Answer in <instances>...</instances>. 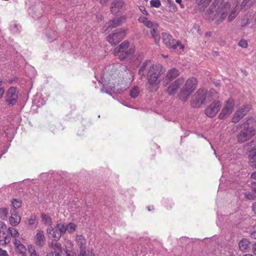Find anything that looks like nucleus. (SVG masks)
Wrapping results in <instances>:
<instances>
[{"mask_svg": "<svg viewBox=\"0 0 256 256\" xmlns=\"http://www.w3.org/2000/svg\"><path fill=\"white\" fill-rule=\"evenodd\" d=\"M238 4V0H234V2L224 0H215L207 11L206 18L210 21L216 20L218 24L224 20L227 17L228 12H230L228 20L232 21L237 14L236 8Z\"/></svg>", "mask_w": 256, "mask_h": 256, "instance_id": "nucleus-1", "label": "nucleus"}, {"mask_svg": "<svg viewBox=\"0 0 256 256\" xmlns=\"http://www.w3.org/2000/svg\"><path fill=\"white\" fill-rule=\"evenodd\" d=\"M163 73L160 66L153 64L150 61L144 62L138 70V74L141 79L146 76L148 84V89L150 92L158 90Z\"/></svg>", "mask_w": 256, "mask_h": 256, "instance_id": "nucleus-2", "label": "nucleus"}, {"mask_svg": "<svg viewBox=\"0 0 256 256\" xmlns=\"http://www.w3.org/2000/svg\"><path fill=\"white\" fill-rule=\"evenodd\" d=\"M135 51L134 46L133 44L130 45V42L128 40H124L115 48L113 54L114 56L118 57L120 60L130 62L134 56Z\"/></svg>", "mask_w": 256, "mask_h": 256, "instance_id": "nucleus-3", "label": "nucleus"}, {"mask_svg": "<svg viewBox=\"0 0 256 256\" xmlns=\"http://www.w3.org/2000/svg\"><path fill=\"white\" fill-rule=\"evenodd\" d=\"M238 127L243 128L237 136L239 142H244L255 134L256 122L252 118L248 119L242 124H239Z\"/></svg>", "mask_w": 256, "mask_h": 256, "instance_id": "nucleus-4", "label": "nucleus"}, {"mask_svg": "<svg viewBox=\"0 0 256 256\" xmlns=\"http://www.w3.org/2000/svg\"><path fill=\"white\" fill-rule=\"evenodd\" d=\"M218 98V94L216 92L212 89L207 94L206 91L204 90H199L192 96L191 100V105L193 107H198L202 104L206 100H210Z\"/></svg>", "mask_w": 256, "mask_h": 256, "instance_id": "nucleus-5", "label": "nucleus"}, {"mask_svg": "<svg viewBox=\"0 0 256 256\" xmlns=\"http://www.w3.org/2000/svg\"><path fill=\"white\" fill-rule=\"evenodd\" d=\"M162 41L164 44L168 48L176 50L178 48H180L179 52L184 51V46L179 41L176 42L172 36L166 32L162 34Z\"/></svg>", "mask_w": 256, "mask_h": 256, "instance_id": "nucleus-6", "label": "nucleus"}, {"mask_svg": "<svg viewBox=\"0 0 256 256\" xmlns=\"http://www.w3.org/2000/svg\"><path fill=\"white\" fill-rule=\"evenodd\" d=\"M126 36V31L124 28H118L114 32L110 34L108 36V41L112 45H116L119 43Z\"/></svg>", "mask_w": 256, "mask_h": 256, "instance_id": "nucleus-7", "label": "nucleus"}, {"mask_svg": "<svg viewBox=\"0 0 256 256\" xmlns=\"http://www.w3.org/2000/svg\"><path fill=\"white\" fill-rule=\"evenodd\" d=\"M18 92L16 88L11 86L6 93V100L8 104L14 105L18 98Z\"/></svg>", "mask_w": 256, "mask_h": 256, "instance_id": "nucleus-8", "label": "nucleus"}, {"mask_svg": "<svg viewBox=\"0 0 256 256\" xmlns=\"http://www.w3.org/2000/svg\"><path fill=\"white\" fill-rule=\"evenodd\" d=\"M221 106L220 101L214 100L206 109V114L210 118L214 116L220 110Z\"/></svg>", "mask_w": 256, "mask_h": 256, "instance_id": "nucleus-9", "label": "nucleus"}, {"mask_svg": "<svg viewBox=\"0 0 256 256\" xmlns=\"http://www.w3.org/2000/svg\"><path fill=\"white\" fill-rule=\"evenodd\" d=\"M234 102L232 99H228L226 102V105L222 108L218 117L220 119H223L229 116L233 110L234 108Z\"/></svg>", "mask_w": 256, "mask_h": 256, "instance_id": "nucleus-10", "label": "nucleus"}, {"mask_svg": "<svg viewBox=\"0 0 256 256\" xmlns=\"http://www.w3.org/2000/svg\"><path fill=\"white\" fill-rule=\"evenodd\" d=\"M76 241L80 248V253L79 256H88V254L86 250V238L81 234L76 235Z\"/></svg>", "mask_w": 256, "mask_h": 256, "instance_id": "nucleus-11", "label": "nucleus"}, {"mask_svg": "<svg viewBox=\"0 0 256 256\" xmlns=\"http://www.w3.org/2000/svg\"><path fill=\"white\" fill-rule=\"evenodd\" d=\"M248 110L249 108L248 106H244L237 110L234 114L232 120V122L234 123L238 122L241 118L246 115Z\"/></svg>", "mask_w": 256, "mask_h": 256, "instance_id": "nucleus-12", "label": "nucleus"}, {"mask_svg": "<svg viewBox=\"0 0 256 256\" xmlns=\"http://www.w3.org/2000/svg\"><path fill=\"white\" fill-rule=\"evenodd\" d=\"M34 240L37 246L42 247L46 242V237L44 231L40 229L37 230Z\"/></svg>", "mask_w": 256, "mask_h": 256, "instance_id": "nucleus-13", "label": "nucleus"}, {"mask_svg": "<svg viewBox=\"0 0 256 256\" xmlns=\"http://www.w3.org/2000/svg\"><path fill=\"white\" fill-rule=\"evenodd\" d=\"M184 82L182 78H180L176 80L174 82L170 84L168 88L167 92L170 95L175 94L180 85H182Z\"/></svg>", "mask_w": 256, "mask_h": 256, "instance_id": "nucleus-14", "label": "nucleus"}, {"mask_svg": "<svg viewBox=\"0 0 256 256\" xmlns=\"http://www.w3.org/2000/svg\"><path fill=\"white\" fill-rule=\"evenodd\" d=\"M46 232L49 238H54V240L56 241L59 240L62 236L58 229L56 228V226L54 227L52 226H48L46 229Z\"/></svg>", "mask_w": 256, "mask_h": 256, "instance_id": "nucleus-15", "label": "nucleus"}, {"mask_svg": "<svg viewBox=\"0 0 256 256\" xmlns=\"http://www.w3.org/2000/svg\"><path fill=\"white\" fill-rule=\"evenodd\" d=\"M124 2L122 0H114L110 6V10L114 14H116L122 10Z\"/></svg>", "mask_w": 256, "mask_h": 256, "instance_id": "nucleus-16", "label": "nucleus"}, {"mask_svg": "<svg viewBox=\"0 0 256 256\" xmlns=\"http://www.w3.org/2000/svg\"><path fill=\"white\" fill-rule=\"evenodd\" d=\"M13 242L18 252L22 256H26L28 248H26V246L22 244L20 241L17 238L14 239Z\"/></svg>", "mask_w": 256, "mask_h": 256, "instance_id": "nucleus-17", "label": "nucleus"}, {"mask_svg": "<svg viewBox=\"0 0 256 256\" xmlns=\"http://www.w3.org/2000/svg\"><path fill=\"white\" fill-rule=\"evenodd\" d=\"M126 18L124 16L115 18L109 21L108 23L107 26L110 28H114L122 25L126 22Z\"/></svg>", "mask_w": 256, "mask_h": 256, "instance_id": "nucleus-18", "label": "nucleus"}, {"mask_svg": "<svg viewBox=\"0 0 256 256\" xmlns=\"http://www.w3.org/2000/svg\"><path fill=\"white\" fill-rule=\"evenodd\" d=\"M248 158L250 166L256 168V144L249 151Z\"/></svg>", "mask_w": 256, "mask_h": 256, "instance_id": "nucleus-19", "label": "nucleus"}, {"mask_svg": "<svg viewBox=\"0 0 256 256\" xmlns=\"http://www.w3.org/2000/svg\"><path fill=\"white\" fill-rule=\"evenodd\" d=\"M11 216L10 218V222L12 226H16L18 225L20 221V216L18 212L15 210H11Z\"/></svg>", "mask_w": 256, "mask_h": 256, "instance_id": "nucleus-20", "label": "nucleus"}, {"mask_svg": "<svg viewBox=\"0 0 256 256\" xmlns=\"http://www.w3.org/2000/svg\"><path fill=\"white\" fill-rule=\"evenodd\" d=\"M196 79L194 78H191L186 80L184 86L183 87L188 90H190V92H192L196 88Z\"/></svg>", "mask_w": 256, "mask_h": 256, "instance_id": "nucleus-21", "label": "nucleus"}, {"mask_svg": "<svg viewBox=\"0 0 256 256\" xmlns=\"http://www.w3.org/2000/svg\"><path fill=\"white\" fill-rule=\"evenodd\" d=\"M2 136L6 137L8 140H11L14 135V128L13 127H4L3 130Z\"/></svg>", "mask_w": 256, "mask_h": 256, "instance_id": "nucleus-22", "label": "nucleus"}, {"mask_svg": "<svg viewBox=\"0 0 256 256\" xmlns=\"http://www.w3.org/2000/svg\"><path fill=\"white\" fill-rule=\"evenodd\" d=\"M180 74V72L176 68H172L168 71L166 77L170 80H172L178 76Z\"/></svg>", "mask_w": 256, "mask_h": 256, "instance_id": "nucleus-23", "label": "nucleus"}, {"mask_svg": "<svg viewBox=\"0 0 256 256\" xmlns=\"http://www.w3.org/2000/svg\"><path fill=\"white\" fill-rule=\"evenodd\" d=\"M158 28V24L156 23L154 24L152 27L150 28V34L152 37L154 38L155 42L157 44L159 42L160 40V37L159 35L156 33V31Z\"/></svg>", "mask_w": 256, "mask_h": 256, "instance_id": "nucleus-24", "label": "nucleus"}, {"mask_svg": "<svg viewBox=\"0 0 256 256\" xmlns=\"http://www.w3.org/2000/svg\"><path fill=\"white\" fill-rule=\"evenodd\" d=\"M192 93L190 90L182 87L178 94L179 98L182 101H186L190 97Z\"/></svg>", "mask_w": 256, "mask_h": 256, "instance_id": "nucleus-25", "label": "nucleus"}, {"mask_svg": "<svg viewBox=\"0 0 256 256\" xmlns=\"http://www.w3.org/2000/svg\"><path fill=\"white\" fill-rule=\"evenodd\" d=\"M138 20L140 22L143 24L146 27L149 28L152 27V26L156 24V22L148 20L146 17L144 16L139 17Z\"/></svg>", "mask_w": 256, "mask_h": 256, "instance_id": "nucleus-26", "label": "nucleus"}, {"mask_svg": "<svg viewBox=\"0 0 256 256\" xmlns=\"http://www.w3.org/2000/svg\"><path fill=\"white\" fill-rule=\"evenodd\" d=\"M250 242L248 239L243 238L238 243L240 249L243 252H246L249 248Z\"/></svg>", "mask_w": 256, "mask_h": 256, "instance_id": "nucleus-27", "label": "nucleus"}, {"mask_svg": "<svg viewBox=\"0 0 256 256\" xmlns=\"http://www.w3.org/2000/svg\"><path fill=\"white\" fill-rule=\"evenodd\" d=\"M42 221V222L46 226H52V218L46 214L42 213L41 214Z\"/></svg>", "mask_w": 256, "mask_h": 256, "instance_id": "nucleus-28", "label": "nucleus"}, {"mask_svg": "<svg viewBox=\"0 0 256 256\" xmlns=\"http://www.w3.org/2000/svg\"><path fill=\"white\" fill-rule=\"evenodd\" d=\"M28 224L32 228H36L38 224V220L36 215H32L28 220Z\"/></svg>", "mask_w": 256, "mask_h": 256, "instance_id": "nucleus-29", "label": "nucleus"}, {"mask_svg": "<svg viewBox=\"0 0 256 256\" xmlns=\"http://www.w3.org/2000/svg\"><path fill=\"white\" fill-rule=\"evenodd\" d=\"M56 226L61 235L64 234L67 231V224H66L59 223L57 224Z\"/></svg>", "mask_w": 256, "mask_h": 256, "instance_id": "nucleus-30", "label": "nucleus"}, {"mask_svg": "<svg viewBox=\"0 0 256 256\" xmlns=\"http://www.w3.org/2000/svg\"><path fill=\"white\" fill-rule=\"evenodd\" d=\"M28 251L30 256H40L36 252L34 246L32 244L28 246Z\"/></svg>", "mask_w": 256, "mask_h": 256, "instance_id": "nucleus-31", "label": "nucleus"}, {"mask_svg": "<svg viewBox=\"0 0 256 256\" xmlns=\"http://www.w3.org/2000/svg\"><path fill=\"white\" fill-rule=\"evenodd\" d=\"M139 92L138 88L136 86H134L130 90V95L131 98H135L138 96Z\"/></svg>", "mask_w": 256, "mask_h": 256, "instance_id": "nucleus-32", "label": "nucleus"}, {"mask_svg": "<svg viewBox=\"0 0 256 256\" xmlns=\"http://www.w3.org/2000/svg\"><path fill=\"white\" fill-rule=\"evenodd\" d=\"M76 228V226L72 222H70L67 224V231L70 234L74 232Z\"/></svg>", "mask_w": 256, "mask_h": 256, "instance_id": "nucleus-33", "label": "nucleus"}, {"mask_svg": "<svg viewBox=\"0 0 256 256\" xmlns=\"http://www.w3.org/2000/svg\"><path fill=\"white\" fill-rule=\"evenodd\" d=\"M8 232L14 239L16 238L20 235L18 231L14 228H9Z\"/></svg>", "mask_w": 256, "mask_h": 256, "instance_id": "nucleus-34", "label": "nucleus"}, {"mask_svg": "<svg viewBox=\"0 0 256 256\" xmlns=\"http://www.w3.org/2000/svg\"><path fill=\"white\" fill-rule=\"evenodd\" d=\"M8 214V210L7 208H0V217L2 220L6 218Z\"/></svg>", "mask_w": 256, "mask_h": 256, "instance_id": "nucleus-35", "label": "nucleus"}, {"mask_svg": "<svg viewBox=\"0 0 256 256\" xmlns=\"http://www.w3.org/2000/svg\"><path fill=\"white\" fill-rule=\"evenodd\" d=\"M12 210H15L16 211V209L20 206L21 202L16 199H14L12 202Z\"/></svg>", "mask_w": 256, "mask_h": 256, "instance_id": "nucleus-36", "label": "nucleus"}, {"mask_svg": "<svg viewBox=\"0 0 256 256\" xmlns=\"http://www.w3.org/2000/svg\"><path fill=\"white\" fill-rule=\"evenodd\" d=\"M196 3L198 5H203L205 6H208L212 0H195Z\"/></svg>", "mask_w": 256, "mask_h": 256, "instance_id": "nucleus-37", "label": "nucleus"}, {"mask_svg": "<svg viewBox=\"0 0 256 256\" xmlns=\"http://www.w3.org/2000/svg\"><path fill=\"white\" fill-rule=\"evenodd\" d=\"M150 4L152 7L158 8L160 6L161 3L160 0H151Z\"/></svg>", "mask_w": 256, "mask_h": 256, "instance_id": "nucleus-38", "label": "nucleus"}, {"mask_svg": "<svg viewBox=\"0 0 256 256\" xmlns=\"http://www.w3.org/2000/svg\"><path fill=\"white\" fill-rule=\"evenodd\" d=\"M113 88H114V86H110L108 88L106 84H103V88H101L100 90L102 92L108 93L109 90H112Z\"/></svg>", "mask_w": 256, "mask_h": 256, "instance_id": "nucleus-39", "label": "nucleus"}, {"mask_svg": "<svg viewBox=\"0 0 256 256\" xmlns=\"http://www.w3.org/2000/svg\"><path fill=\"white\" fill-rule=\"evenodd\" d=\"M52 246H53V248L54 250H57L60 252L62 251V248L61 245L59 243L56 242L54 244H52Z\"/></svg>", "mask_w": 256, "mask_h": 256, "instance_id": "nucleus-40", "label": "nucleus"}, {"mask_svg": "<svg viewBox=\"0 0 256 256\" xmlns=\"http://www.w3.org/2000/svg\"><path fill=\"white\" fill-rule=\"evenodd\" d=\"M249 24V19L247 17H244L242 20L240 25L242 26H245Z\"/></svg>", "mask_w": 256, "mask_h": 256, "instance_id": "nucleus-41", "label": "nucleus"}, {"mask_svg": "<svg viewBox=\"0 0 256 256\" xmlns=\"http://www.w3.org/2000/svg\"><path fill=\"white\" fill-rule=\"evenodd\" d=\"M238 46L242 48H246L248 46V43L245 40H241L238 42Z\"/></svg>", "mask_w": 256, "mask_h": 256, "instance_id": "nucleus-42", "label": "nucleus"}, {"mask_svg": "<svg viewBox=\"0 0 256 256\" xmlns=\"http://www.w3.org/2000/svg\"><path fill=\"white\" fill-rule=\"evenodd\" d=\"M244 196L248 200H253L255 196L254 193L252 192H246Z\"/></svg>", "mask_w": 256, "mask_h": 256, "instance_id": "nucleus-43", "label": "nucleus"}, {"mask_svg": "<svg viewBox=\"0 0 256 256\" xmlns=\"http://www.w3.org/2000/svg\"><path fill=\"white\" fill-rule=\"evenodd\" d=\"M6 224L2 222H0V230H1V232H2V234H4V230H6Z\"/></svg>", "mask_w": 256, "mask_h": 256, "instance_id": "nucleus-44", "label": "nucleus"}, {"mask_svg": "<svg viewBox=\"0 0 256 256\" xmlns=\"http://www.w3.org/2000/svg\"><path fill=\"white\" fill-rule=\"evenodd\" d=\"M18 24H14L10 26V29L13 32H16L18 30Z\"/></svg>", "mask_w": 256, "mask_h": 256, "instance_id": "nucleus-45", "label": "nucleus"}, {"mask_svg": "<svg viewBox=\"0 0 256 256\" xmlns=\"http://www.w3.org/2000/svg\"><path fill=\"white\" fill-rule=\"evenodd\" d=\"M46 256H61L59 252H52L46 254Z\"/></svg>", "mask_w": 256, "mask_h": 256, "instance_id": "nucleus-46", "label": "nucleus"}, {"mask_svg": "<svg viewBox=\"0 0 256 256\" xmlns=\"http://www.w3.org/2000/svg\"><path fill=\"white\" fill-rule=\"evenodd\" d=\"M46 36L48 37V40L50 42H52L56 38V35L54 32H52V35L50 34L49 36L46 34Z\"/></svg>", "mask_w": 256, "mask_h": 256, "instance_id": "nucleus-47", "label": "nucleus"}, {"mask_svg": "<svg viewBox=\"0 0 256 256\" xmlns=\"http://www.w3.org/2000/svg\"><path fill=\"white\" fill-rule=\"evenodd\" d=\"M0 256H8L6 250L0 248Z\"/></svg>", "mask_w": 256, "mask_h": 256, "instance_id": "nucleus-48", "label": "nucleus"}, {"mask_svg": "<svg viewBox=\"0 0 256 256\" xmlns=\"http://www.w3.org/2000/svg\"><path fill=\"white\" fill-rule=\"evenodd\" d=\"M140 10L142 14H144L146 16L149 14L148 12L146 11V8H144V6L140 7Z\"/></svg>", "mask_w": 256, "mask_h": 256, "instance_id": "nucleus-49", "label": "nucleus"}, {"mask_svg": "<svg viewBox=\"0 0 256 256\" xmlns=\"http://www.w3.org/2000/svg\"><path fill=\"white\" fill-rule=\"evenodd\" d=\"M170 5V7H171V10H172L173 12H176L177 10V8L175 6L174 4V2H170V0H168Z\"/></svg>", "mask_w": 256, "mask_h": 256, "instance_id": "nucleus-50", "label": "nucleus"}, {"mask_svg": "<svg viewBox=\"0 0 256 256\" xmlns=\"http://www.w3.org/2000/svg\"><path fill=\"white\" fill-rule=\"evenodd\" d=\"M65 252H66V256H75V254L71 250H66Z\"/></svg>", "mask_w": 256, "mask_h": 256, "instance_id": "nucleus-51", "label": "nucleus"}, {"mask_svg": "<svg viewBox=\"0 0 256 256\" xmlns=\"http://www.w3.org/2000/svg\"><path fill=\"white\" fill-rule=\"evenodd\" d=\"M225 158V155L222 154L220 158H219V160L220 161L221 164L222 165V166H224L226 164V162H224V159Z\"/></svg>", "mask_w": 256, "mask_h": 256, "instance_id": "nucleus-52", "label": "nucleus"}, {"mask_svg": "<svg viewBox=\"0 0 256 256\" xmlns=\"http://www.w3.org/2000/svg\"><path fill=\"white\" fill-rule=\"evenodd\" d=\"M4 92V89L3 88H0V98L3 96Z\"/></svg>", "mask_w": 256, "mask_h": 256, "instance_id": "nucleus-53", "label": "nucleus"}, {"mask_svg": "<svg viewBox=\"0 0 256 256\" xmlns=\"http://www.w3.org/2000/svg\"><path fill=\"white\" fill-rule=\"evenodd\" d=\"M176 2L180 5L181 8H184V4L182 3V0H176Z\"/></svg>", "mask_w": 256, "mask_h": 256, "instance_id": "nucleus-54", "label": "nucleus"}, {"mask_svg": "<svg viewBox=\"0 0 256 256\" xmlns=\"http://www.w3.org/2000/svg\"><path fill=\"white\" fill-rule=\"evenodd\" d=\"M250 236L252 238L256 239V230L252 232L250 234Z\"/></svg>", "mask_w": 256, "mask_h": 256, "instance_id": "nucleus-55", "label": "nucleus"}, {"mask_svg": "<svg viewBox=\"0 0 256 256\" xmlns=\"http://www.w3.org/2000/svg\"><path fill=\"white\" fill-rule=\"evenodd\" d=\"M252 209L254 213L256 214V202L253 204Z\"/></svg>", "mask_w": 256, "mask_h": 256, "instance_id": "nucleus-56", "label": "nucleus"}, {"mask_svg": "<svg viewBox=\"0 0 256 256\" xmlns=\"http://www.w3.org/2000/svg\"><path fill=\"white\" fill-rule=\"evenodd\" d=\"M10 242V239L8 237L4 236V243L8 244Z\"/></svg>", "mask_w": 256, "mask_h": 256, "instance_id": "nucleus-57", "label": "nucleus"}, {"mask_svg": "<svg viewBox=\"0 0 256 256\" xmlns=\"http://www.w3.org/2000/svg\"><path fill=\"white\" fill-rule=\"evenodd\" d=\"M168 202L170 203V206H168V205L165 204V206H166L168 208H171L173 205V203L171 200H168Z\"/></svg>", "mask_w": 256, "mask_h": 256, "instance_id": "nucleus-58", "label": "nucleus"}, {"mask_svg": "<svg viewBox=\"0 0 256 256\" xmlns=\"http://www.w3.org/2000/svg\"><path fill=\"white\" fill-rule=\"evenodd\" d=\"M252 249H253L254 254L256 255V243L252 245Z\"/></svg>", "mask_w": 256, "mask_h": 256, "instance_id": "nucleus-59", "label": "nucleus"}, {"mask_svg": "<svg viewBox=\"0 0 256 256\" xmlns=\"http://www.w3.org/2000/svg\"><path fill=\"white\" fill-rule=\"evenodd\" d=\"M250 177L254 180H256V172H253L252 174Z\"/></svg>", "mask_w": 256, "mask_h": 256, "instance_id": "nucleus-60", "label": "nucleus"}, {"mask_svg": "<svg viewBox=\"0 0 256 256\" xmlns=\"http://www.w3.org/2000/svg\"><path fill=\"white\" fill-rule=\"evenodd\" d=\"M252 188L255 193H256V182L253 184Z\"/></svg>", "mask_w": 256, "mask_h": 256, "instance_id": "nucleus-61", "label": "nucleus"}, {"mask_svg": "<svg viewBox=\"0 0 256 256\" xmlns=\"http://www.w3.org/2000/svg\"><path fill=\"white\" fill-rule=\"evenodd\" d=\"M108 0H100V3L102 4H105Z\"/></svg>", "mask_w": 256, "mask_h": 256, "instance_id": "nucleus-62", "label": "nucleus"}, {"mask_svg": "<svg viewBox=\"0 0 256 256\" xmlns=\"http://www.w3.org/2000/svg\"><path fill=\"white\" fill-rule=\"evenodd\" d=\"M96 17L98 19H102V16L100 14H98L96 16Z\"/></svg>", "mask_w": 256, "mask_h": 256, "instance_id": "nucleus-63", "label": "nucleus"}, {"mask_svg": "<svg viewBox=\"0 0 256 256\" xmlns=\"http://www.w3.org/2000/svg\"><path fill=\"white\" fill-rule=\"evenodd\" d=\"M244 256H253L252 254H245Z\"/></svg>", "mask_w": 256, "mask_h": 256, "instance_id": "nucleus-64", "label": "nucleus"}]
</instances>
